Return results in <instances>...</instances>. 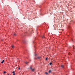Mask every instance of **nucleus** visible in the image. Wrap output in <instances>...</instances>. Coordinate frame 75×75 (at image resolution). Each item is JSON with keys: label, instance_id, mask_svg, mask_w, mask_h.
I'll return each instance as SVG.
<instances>
[{"label": "nucleus", "instance_id": "9d476101", "mask_svg": "<svg viewBox=\"0 0 75 75\" xmlns=\"http://www.w3.org/2000/svg\"><path fill=\"white\" fill-rule=\"evenodd\" d=\"M50 65H52V63H51V62L50 63Z\"/></svg>", "mask_w": 75, "mask_h": 75}, {"label": "nucleus", "instance_id": "aec40b11", "mask_svg": "<svg viewBox=\"0 0 75 75\" xmlns=\"http://www.w3.org/2000/svg\"><path fill=\"white\" fill-rule=\"evenodd\" d=\"M72 41H73V40L72 39L71 40Z\"/></svg>", "mask_w": 75, "mask_h": 75}, {"label": "nucleus", "instance_id": "20e7f679", "mask_svg": "<svg viewBox=\"0 0 75 75\" xmlns=\"http://www.w3.org/2000/svg\"><path fill=\"white\" fill-rule=\"evenodd\" d=\"M41 37L42 38H45L44 36H42Z\"/></svg>", "mask_w": 75, "mask_h": 75}, {"label": "nucleus", "instance_id": "f03ea898", "mask_svg": "<svg viewBox=\"0 0 75 75\" xmlns=\"http://www.w3.org/2000/svg\"><path fill=\"white\" fill-rule=\"evenodd\" d=\"M4 62V60H3L1 62V64H3V63Z\"/></svg>", "mask_w": 75, "mask_h": 75}, {"label": "nucleus", "instance_id": "4468645a", "mask_svg": "<svg viewBox=\"0 0 75 75\" xmlns=\"http://www.w3.org/2000/svg\"><path fill=\"white\" fill-rule=\"evenodd\" d=\"M37 55H38V54H35V56H37Z\"/></svg>", "mask_w": 75, "mask_h": 75}, {"label": "nucleus", "instance_id": "39448f33", "mask_svg": "<svg viewBox=\"0 0 75 75\" xmlns=\"http://www.w3.org/2000/svg\"><path fill=\"white\" fill-rule=\"evenodd\" d=\"M12 73L13 74V75H15V72H14V71H13Z\"/></svg>", "mask_w": 75, "mask_h": 75}, {"label": "nucleus", "instance_id": "f8f14e48", "mask_svg": "<svg viewBox=\"0 0 75 75\" xmlns=\"http://www.w3.org/2000/svg\"><path fill=\"white\" fill-rule=\"evenodd\" d=\"M4 74H5V73H6V71H4Z\"/></svg>", "mask_w": 75, "mask_h": 75}, {"label": "nucleus", "instance_id": "0eeeda50", "mask_svg": "<svg viewBox=\"0 0 75 75\" xmlns=\"http://www.w3.org/2000/svg\"><path fill=\"white\" fill-rule=\"evenodd\" d=\"M68 28H71V26H69L68 27Z\"/></svg>", "mask_w": 75, "mask_h": 75}, {"label": "nucleus", "instance_id": "7ed1b4c3", "mask_svg": "<svg viewBox=\"0 0 75 75\" xmlns=\"http://www.w3.org/2000/svg\"><path fill=\"white\" fill-rule=\"evenodd\" d=\"M11 47L12 48H14V46L13 45H11Z\"/></svg>", "mask_w": 75, "mask_h": 75}, {"label": "nucleus", "instance_id": "9b49d317", "mask_svg": "<svg viewBox=\"0 0 75 75\" xmlns=\"http://www.w3.org/2000/svg\"><path fill=\"white\" fill-rule=\"evenodd\" d=\"M61 67H62V68H63V67H64V66H63V65H62V66H61Z\"/></svg>", "mask_w": 75, "mask_h": 75}, {"label": "nucleus", "instance_id": "f3484780", "mask_svg": "<svg viewBox=\"0 0 75 75\" xmlns=\"http://www.w3.org/2000/svg\"><path fill=\"white\" fill-rule=\"evenodd\" d=\"M49 72H51V70H49Z\"/></svg>", "mask_w": 75, "mask_h": 75}, {"label": "nucleus", "instance_id": "6ab92c4d", "mask_svg": "<svg viewBox=\"0 0 75 75\" xmlns=\"http://www.w3.org/2000/svg\"><path fill=\"white\" fill-rule=\"evenodd\" d=\"M73 48H74V46H73Z\"/></svg>", "mask_w": 75, "mask_h": 75}, {"label": "nucleus", "instance_id": "423d86ee", "mask_svg": "<svg viewBox=\"0 0 75 75\" xmlns=\"http://www.w3.org/2000/svg\"><path fill=\"white\" fill-rule=\"evenodd\" d=\"M32 71H34V69H32L31 70Z\"/></svg>", "mask_w": 75, "mask_h": 75}, {"label": "nucleus", "instance_id": "6e6552de", "mask_svg": "<svg viewBox=\"0 0 75 75\" xmlns=\"http://www.w3.org/2000/svg\"><path fill=\"white\" fill-rule=\"evenodd\" d=\"M45 74H47V75H48V73H47V72H46L45 73Z\"/></svg>", "mask_w": 75, "mask_h": 75}, {"label": "nucleus", "instance_id": "a211bd4d", "mask_svg": "<svg viewBox=\"0 0 75 75\" xmlns=\"http://www.w3.org/2000/svg\"><path fill=\"white\" fill-rule=\"evenodd\" d=\"M46 60H47V58H46Z\"/></svg>", "mask_w": 75, "mask_h": 75}, {"label": "nucleus", "instance_id": "ddd939ff", "mask_svg": "<svg viewBox=\"0 0 75 75\" xmlns=\"http://www.w3.org/2000/svg\"><path fill=\"white\" fill-rule=\"evenodd\" d=\"M14 35H15V36L16 35V33H14Z\"/></svg>", "mask_w": 75, "mask_h": 75}, {"label": "nucleus", "instance_id": "dca6fc26", "mask_svg": "<svg viewBox=\"0 0 75 75\" xmlns=\"http://www.w3.org/2000/svg\"><path fill=\"white\" fill-rule=\"evenodd\" d=\"M18 69L19 70L20 69V67H18Z\"/></svg>", "mask_w": 75, "mask_h": 75}, {"label": "nucleus", "instance_id": "412c9836", "mask_svg": "<svg viewBox=\"0 0 75 75\" xmlns=\"http://www.w3.org/2000/svg\"><path fill=\"white\" fill-rule=\"evenodd\" d=\"M8 75H10V74H8Z\"/></svg>", "mask_w": 75, "mask_h": 75}, {"label": "nucleus", "instance_id": "1a4fd4ad", "mask_svg": "<svg viewBox=\"0 0 75 75\" xmlns=\"http://www.w3.org/2000/svg\"><path fill=\"white\" fill-rule=\"evenodd\" d=\"M25 64H28V62H25Z\"/></svg>", "mask_w": 75, "mask_h": 75}, {"label": "nucleus", "instance_id": "2eb2a0df", "mask_svg": "<svg viewBox=\"0 0 75 75\" xmlns=\"http://www.w3.org/2000/svg\"><path fill=\"white\" fill-rule=\"evenodd\" d=\"M30 69H31H31H32V67H30Z\"/></svg>", "mask_w": 75, "mask_h": 75}, {"label": "nucleus", "instance_id": "f257e3e1", "mask_svg": "<svg viewBox=\"0 0 75 75\" xmlns=\"http://www.w3.org/2000/svg\"><path fill=\"white\" fill-rule=\"evenodd\" d=\"M41 57H35V59H40Z\"/></svg>", "mask_w": 75, "mask_h": 75}]
</instances>
